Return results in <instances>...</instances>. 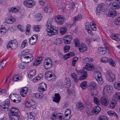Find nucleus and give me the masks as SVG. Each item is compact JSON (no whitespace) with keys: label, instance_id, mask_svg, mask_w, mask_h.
Segmentation results:
<instances>
[{"label":"nucleus","instance_id":"nucleus-34","mask_svg":"<svg viewBox=\"0 0 120 120\" xmlns=\"http://www.w3.org/2000/svg\"><path fill=\"white\" fill-rule=\"evenodd\" d=\"M117 103V102L115 100H112L110 105L109 107L110 109H113L115 107V105Z\"/></svg>","mask_w":120,"mask_h":120},{"label":"nucleus","instance_id":"nucleus-46","mask_svg":"<svg viewBox=\"0 0 120 120\" xmlns=\"http://www.w3.org/2000/svg\"><path fill=\"white\" fill-rule=\"evenodd\" d=\"M108 115L110 116H114L116 117V118H118V116L116 113L112 111H109L108 112Z\"/></svg>","mask_w":120,"mask_h":120},{"label":"nucleus","instance_id":"nucleus-51","mask_svg":"<svg viewBox=\"0 0 120 120\" xmlns=\"http://www.w3.org/2000/svg\"><path fill=\"white\" fill-rule=\"evenodd\" d=\"M27 41L26 40H24L21 45V47L22 48H23L25 47V46L27 45L28 43L27 42Z\"/></svg>","mask_w":120,"mask_h":120},{"label":"nucleus","instance_id":"nucleus-37","mask_svg":"<svg viewBox=\"0 0 120 120\" xmlns=\"http://www.w3.org/2000/svg\"><path fill=\"white\" fill-rule=\"evenodd\" d=\"M113 89L112 87L111 86L109 85H107L105 86L104 87V90H106L108 91H111Z\"/></svg>","mask_w":120,"mask_h":120},{"label":"nucleus","instance_id":"nucleus-41","mask_svg":"<svg viewBox=\"0 0 120 120\" xmlns=\"http://www.w3.org/2000/svg\"><path fill=\"white\" fill-rule=\"evenodd\" d=\"M20 118V116L18 114L11 117L10 118V119L11 120H19Z\"/></svg>","mask_w":120,"mask_h":120},{"label":"nucleus","instance_id":"nucleus-1","mask_svg":"<svg viewBox=\"0 0 120 120\" xmlns=\"http://www.w3.org/2000/svg\"><path fill=\"white\" fill-rule=\"evenodd\" d=\"M52 23L47 22L46 31L48 32V34L50 36L56 35L58 33V29L57 27L52 26Z\"/></svg>","mask_w":120,"mask_h":120},{"label":"nucleus","instance_id":"nucleus-3","mask_svg":"<svg viewBox=\"0 0 120 120\" xmlns=\"http://www.w3.org/2000/svg\"><path fill=\"white\" fill-rule=\"evenodd\" d=\"M107 6L105 4L101 3L98 5L96 9V14L99 15L101 12H104L107 9Z\"/></svg>","mask_w":120,"mask_h":120},{"label":"nucleus","instance_id":"nucleus-45","mask_svg":"<svg viewBox=\"0 0 120 120\" xmlns=\"http://www.w3.org/2000/svg\"><path fill=\"white\" fill-rule=\"evenodd\" d=\"M9 11L10 12L15 13L16 11L19 12V10L15 8H11L9 9Z\"/></svg>","mask_w":120,"mask_h":120},{"label":"nucleus","instance_id":"nucleus-40","mask_svg":"<svg viewBox=\"0 0 120 120\" xmlns=\"http://www.w3.org/2000/svg\"><path fill=\"white\" fill-rule=\"evenodd\" d=\"M44 11L45 12H48L49 13H50L52 11V8L48 6H47L45 8Z\"/></svg>","mask_w":120,"mask_h":120},{"label":"nucleus","instance_id":"nucleus-10","mask_svg":"<svg viewBox=\"0 0 120 120\" xmlns=\"http://www.w3.org/2000/svg\"><path fill=\"white\" fill-rule=\"evenodd\" d=\"M101 61L104 63H108L109 64L113 67H115L116 64L111 59H109L106 57H102L101 60Z\"/></svg>","mask_w":120,"mask_h":120},{"label":"nucleus","instance_id":"nucleus-15","mask_svg":"<svg viewBox=\"0 0 120 120\" xmlns=\"http://www.w3.org/2000/svg\"><path fill=\"white\" fill-rule=\"evenodd\" d=\"M24 4L27 7L29 8H32L35 5L32 0H26L24 2Z\"/></svg>","mask_w":120,"mask_h":120},{"label":"nucleus","instance_id":"nucleus-30","mask_svg":"<svg viewBox=\"0 0 120 120\" xmlns=\"http://www.w3.org/2000/svg\"><path fill=\"white\" fill-rule=\"evenodd\" d=\"M75 55L74 53L73 52H70L65 55L64 56V58L65 60H66L69 58Z\"/></svg>","mask_w":120,"mask_h":120},{"label":"nucleus","instance_id":"nucleus-12","mask_svg":"<svg viewBox=\"0 0 120 120\" xmlns=\"http://www.w3.org/2000/svg\"><path fill=\"white\" fill-rule=\"evenodd\" d=\"M109 7L110 9L114 10L119 8H120V5L116 2H113L110 3Z\"/></svg>","mask_w":120,"mask_h":120},{"label":"nucleus","instance_id":"nucleus-19","mask_svg":"<svg viewBox=\"0 0 120 120\" xmlns=\"http://www.w3.org/2000/svg\"><path fill=\"white\" fill-rule=\"evenodd\" d=\"M112 39L117 41H120V34H112L110 36Z\"/></svg>","mask_w":120,"mask_h":120},{"label":"nucleus","instance_id":"nucleus-62","mask_svg":"<svg viewBox=\"0 0 120 120\" xmlns=\"http://www.w3.org/2000/svg\"><path fill=\"white\" fill-rule=\"evenodd\" d=\"M40 61H39L38 59L35 60L34 61L33 63V64L34 65L36 66L39 65L40 63Z\"/></svg>","mask_w":120,"mask_h":120},{"label":"nucleus","instance_id":"nucleus-32","mask_svg":"<svg viewBox=\"0 0 120 120\" xmlns=\"http://www.w3.org/2000/svg\"><path fill=\"white\" fill-rule=\"evenodd\" d=\"M41 27V26H40L37 25H34L32 28L33 30L35 32H37L40 31V29Z\"/></svg>","mask_w":120,"mask_h":120},{"label":"nucleus","instance_id":"nucleus-39","mask_svg":"<svg viewBox=\"0 0 120 120\" xmlns=\"http://www.w3.org/2000/svg\"><path fill=\"white\" fill-rule=\"evenodd\" d=\"M82 16L81 15H78V16H75L74 17L73 21L75 22L76 21H78L82 18Z\"/></svg>","mask_w":120,"mask_h":120},{"label":"nucleus","instance_id":"nucleus-59","mask_svg":"<svg viewBox=\"0 0 120 120\" xmlns=\"http://www.w3.org/2000/svg\"><path fill=\"white\" fill-rule=\"evenodd\" d=\"M23 120H34L32 118L28 117V116L27 115H25L23 117Z\"/></svg>","mask_w":120,"mask_h":120},{"label":"nucleus","instance_id":"nucleus-20","mask_svg":"<svg viewBox=\"0 0 120 120\" xmlns=\"http://www.w3.org/2000/svg\"><path fill=\"white\" fill-rule=\"evenodd\" d=\"M52 72L51 71H47L46 72L45 77L46 79L49 81L52 79L51 78L52 77Z\"/></svg>","mask_w":120,"mask_h":120},{"label":"nucleus","instance_id":"nucleus-6","mask_svg":"<svg viewBox=\"0 0 120 120\" xmlns=\"http://www.w3.org/2000/svg\"><path fill=\"white\" fill-rule=\"evenodd\" d=\"M9 115L10 118L13 116L18 115L19 110L17 108L12 107L9 110Z\"/></svg>","mask_w":120,"mask_h":120},{"label":"nucleus","instance_id":"nucleus-54","mask_svg":"<svg viewBox=\"0 0 120 120\" xmlns=\"http://www.w3.org/2000/svg\"><path fill=\"white\" fill-rule=\"evenodd\" d=\"M25 115H27L28 116V117L32 118L34 119L35 118V116L34 115V114L31 112H30L27 114H26Z\"/></svg>","mask_w":120,"mask_h":120},{"label":"nucleus","instance_id":"nucleus-23","mask_svg":"<svg viewBox=\"0 0 120 120\" xmlns=\"http://www.w3.org/2000/svg\"><path fill=\"white\" fill-rule=\"evenodd\" d=\"M79 47V51L81 52H84L87 49L86 45L83 43Z\"/></svg>","mask_w":120,"mask_h":120},{"label":"nucleus","instance_id":"nucleus-8","mask_svg":"<svg viewBox=\"0 0 120 120\" xmlns=\"http://www.w3.org/2000/svg\"><path fill=\"white\" fill-rule=\"evenodd\" d=\"M52 116L50 117V118L52 120H55L56 118H58L59 120H64L63 118H62V114L61 113H57L56 112H53L52 114Z\"/></svg>","mask_w":120,"mask_h":120},{"label":"nucleus","instance_id":"nucleus-25","mask_svg":"<svg viewBox=\"0 0 120 120\" xmlns=\"http://www.w3.org/2000/svg\"><path fill=\"white\" fill-rule=\"evenodd\" d=\"M76 108L79 110H82L84 108V107L82 103L80 102H79L76 105Z\"/></svg>","mask_w":120,"mask_h":120},{"label":"nucleus","instance_id":"nucleus-63","mask_svg":"<svg viewBox=\"0 0 120 120\" xmlns=\"http://www.w3.org/2000/svg\"><path fill=\"white\" fill-rule=\"evenodd\" d=\"M24 28V27L22 26H21V25H19L17 26V28L18 29L20 30L21 32H23V31Z\"/></svg>","mask_w":120,"mask_h":120},{"label":"nucleus","instance_id":"nucleus-61","mask_svg":"<svg viewBox=\"0 0 120 120\" xmlns=\"http://www.w3.org/2000/svg\"><path fill=\"white\" fill-rule=\"evenodd\" d=\"M115 96L117 99V100L118 101H119L120 100V94L119 92H117L115 94Z\"/></svg>","mask_w":120,"mask_h":120},{"label":"nucleus","instance_id":"nucleus-5","mask_svg":"<svg viewBox=\"0 0 120 120\" xmlns=\"http://www.w3.org/2000/svg\"><path fill=\"white\" fill-rule=\"evenodd\" d=\"M18 44L17 42L15 40H11L9 42L7 45V48L9 49H15L17 47Z\"/></svg>","mask_w":120,"mask_h":120},{"label":"nucleus","instance_id":"nucleus-57","mask_svg":"<svg viewBox=\"0 0 120 120\" xmlns=\"http://www.w3.org/2000/svg\"><path fill=\"white\" fill-rule=\"evenodd\" d=\"M94 103L97 105H99L100 104V101L98 98L96 97H94Z\"/></svg>","mask_w":120,"mask_h":120},{"label":"nucleus","instance_id":"nucleus-13","mask_svg":"<svg viewBox=\"0 0 120 120\" xmlns=\"http://www.w3.org/2000/svg\"><path fill=\"white\" fill-rule=\"evenodd\" d=\"M95 78L98 83L100 84H102L103 82V79L101 77V73L100 72H97Z\"/></svg>","mask_w":120,"mask_h":120},{"label":"nucleus","instance_id":"nucleus-4","mask_svg":"<svg viewBox=\"0 0 120 120\" xmlns=\"http://www.w3.org/2000/svg\"><path fill=\"white\" fill-rule=\"evenodd\" d=\"M44 64V67L46 69H50L53 66L52 60L49 58H47L45 60Z\"/></svg>","mask_w":120,"mask_h":120},{"label":"nucleus","instance_id":"nucleus-53","mask_svg":"<svg viewBox=\"0 0 120 120\" xmlns=\"http://www.w3.org/2000/svg\"><path fill=\"white\" fill-rule=\"evenodd\" d=\"M62 38H58L56 39L55 40L56 44L57 45L60 44L62 41Z\"/></svg>","mask_w":120,"mask_h":120},{"label":"nucleus","instance_id":"nucleus-29","mask_svg":"<svg viewBox=\"0 0 120 120\" xmlns=\"http://www.w3.org/2000/svg\"><path fill=\"white\" fill-rule=\"evenodd\" d=\"M101 110L100 108L98 106H95L93 108L92 110V112L95 113L96 115Z\"/></svg>","mask_w":120,"mask_h":120},{"label":"nucleus","instance_id":"nucleus-48","mask_svg":"<svg viewBox=\"0 0 120 120\" xmlns=\"http://www.w3.org/2000/svg\"><path fill=\"white\" fill-rule=\"evenodd\" d=\"M74 43L75 45V46L76 47H78L79 46L80 41L78 39H75L74 40Z\"/></svg>","mask_w":120,"mask_h":120},{"label":"nucleus","instance_id":"nucleus-56","mask_svg":"<svg viewBox=\"0 0 120 120\" xmlns=\"http://www.w3.org/2000/svg\"><path fill=\"white\" fill-rule=\"evenodd\" d=\"M64 38L71 41L72 39V37L71 35H67L65 36Z\"/></svg>","mask_w":120,"mask_h":120},{"label":"nucleus","instance_id":"nucleus-9","mask_svg":"<svg viewBox=\"0 0 120 120\" xmlns=\"http://www.w3.org/2000/svg\"><path fill=\"white\" fill-rule=\"evenodd\" d=\"M76 71L79 75H82L79 78V80H82L85 79L87 78V74L86 71L84 70L80 71L77 70H76Z\"/></svg>","mask_w":120,"mask_h":120},{"label":"nucleus","instance_id":"nucleus-36","mask_svg":"<svg viewBox=\"0 0 120 120\" xmlns=\"http://www.w3.org/2000/svg\"><path fill=\"white\" fill-rule=\"evenodd\" d=\"M90 27L91 29L92 30L95 31L96 30V24L94 23L93 22H91L90 23Z\"/></svg>","mask_w":120,"mask_h":120},{"label":"nucleus","instance_id":"nucleus-50","mask_svg":"<svg viewBox=\"0 0 120 120\" xmlns=\"http://www.w3.org/2000/svg\"><path fill=\"white\" fill-rule=\"evenodd\" d=\"M33 103V104H34V102L31 101L30 102H29L28 101H27L26 102L25 104V105L27 107H31V105L32 104V103Z\"/></svg>","mask_w":120,"mask_h":120},{"label":"nucleus","instance_id":"nucleus-11","mask_svg":"<svg viewBox=\"0 0 120 120\" xmlns=\"http://www.w3.org/2000/svg\"><path fill=\"white\" fill-rule=\"evenodd\" d=\"M38 37L37 35H34L30 38L29 39L28 41L29 44L32 45L35 44L38 40Z\"/></svg>","mask_w":120,"mask_h":120},{"label":"nucleus","instance_id":"nucleus-14","mask_svg":"<svg viewBox=\"0 0 120 120\" xmlns=\"http://www.w3.org/2000/svg\"><path fill=\"white\" fill-rule=\"evenodd\" d=\"M64 18L62 15H60L56 18L55 21L58 24L61 25L64 22Z\"/></svg>","mask_w":120,"mask_h":120},{"label":"nucleus","instance_id":"nucleus-33","mask_svg":"<svg viewBox=\"0 0 120 120\" xmlns=\"http://www.w3.org/2000/svg\"><path fill=\"white\" fill-rule=\"evenodd\" d=\"M36 73V71L35 70H33L31 71L28 75V76L29 77L31 78L33 77V76L35 75Z\"/></svg>","mask_w":120,"mask_h":120},{"label":"nucleus","instance_id":"nucleus-47","mask_svg":"<svg viewBox=\"0 0 120 120\" xmlns=\"http://www.w3.org/2000/svg\"><path fill=\"white\" fill-rule=\"evenodd\" d=\"M10 104L9 100L8 99H6L5 101L3 102L2 105L4 106H7L9 107V105Z\"/></svg>","mask_w":120,"mask_h":120},{"label":"nucleus","instance_id":"nucleus-27","mask_svg":"<svg viewBox=\"0 0 120 120\" xmlns=\"http://www.w3.org/2000/svg\"><path fill=\"white\" fill-rule=\"evenodd\" d=\"M55 97L53 98V101L56 103H58L60 101V97L59 93H56L55 94Z\"/></svg>","mask_w":120,"mask_h":120},{"label":"nucleus","instance_id":"nucleus-38","mask_svg":"<svg viewBox=\"0 0 120 120\" xmlns=\"http://www.w3.org/2000/svg\"><path fill=\"white\" fill-rule=\"evenodd\" d=\"M67 30L65 27H61L60 29V33L62 34H64L66 32Z\"/></svg>","mask_w":120,"mask_h":120},{"label":"nucleus","instance_id":"nucleus-22","mask_svg":"<svg viewBox=\"0 0 120 120\" xmlns=\"http://www.w3.org/2000/svg\"><path fill=\"white\" fill-rule=\"evenodd\" d=\"M108 79L109 82L113 81L115 79V75L114 74L111 72L109 73L108 74Z\"/></svg>","mask_w":120,"mask_h":120},{"label":"nucleus","instance_id":"nucleus-31","mask_svg":"<svg viewBox=\"0 0 120 120\" xmlns=\"http://www.w3.org/2000/svg\"><path fill=\"white\" fill-rule=\"evenodd\" d=\"M108 14L109 16L112 18H114L116 15L117 13L116 11L114 10L109 12Z\"/></svg>","mask_w":120,"mask_h":120},{"label":"nucleus","instance_id":"nucleus-55","mask_svg":"<svg viewBox=\"0 0 120 120\" xmlns=\"http://www.w3.org/2000/svg\"><path fill=\"white\" fill-rule=\"evenodd\" d=\"M70 48V47L69 46L66 45L64 47V51L65 52H68Z\"/></svg>","mask_w":120,"mask_h":120},{"label":"nucleus","instance_id":"nucleus-58","mask_svg":"<svg viewBox=\"0 0 120 120\" xmlns=\"http://www.w3.org/2000/svg\"><path fill=\"white\" fill-rule=\"evenodd\" d=\"M85 41L88 44H89L92 40V38H85Z\"/></svg>","mask_w":120,"mask_h":120},{"label":"nucleus","instance_id":"nucleus-60","mask_svg":"<svg viewBox=\"0 0 120 120\" xmlns=\"http://www.w3.org/2000/svg\"><path fill=\"white\" fill-rule=\"evenodd\" d=\"M35 96L37 98H41L43 97L42 94L39 93H36L35 95Z\"/></svg>","mask_w":120,"mask_h":120},{"label":"nucleus","instance_id":"nucleus-28","mask_svg":"<svg viewBox=\"0 0 120 120\" xmlns=\"http://www.w3.org/2000/svg\"><path fill=\"white\" fill-rule=\"evenodd\" d=\"M98 49L99 53L101 55H104L106 52V49L105 47H99Z\"/></svg>","mask_w":120,"mask_h":120},{"label":"nucleus","instance_id":"nucleus-18","mask_svg":"<svg viewBox=\"0 0 120 120\" xmlns=\"http://www.w3.org/2000/svg\"><path fill=\"white\" fill-rule=\"evenodd\" d=\"M71 111L70 109H68L65 110V118L67 120H69L71 117Z\"/></svg>","mask_w":120,"mask_h":120},{"label":"nucleus","instance_id":"nucleus-24","mask_svg":"<svg viewBox=\"0 0 120 120\" xmlns=\"http://www.w3.org/2000/svg\"><path fill=\"white\" fill-rule=\"evenodd\" d=\"M93 64L92 63L88 64L87 63L85 65V69L88 71H90L94 69Z\"/></svg>","mask_w":120,"mask_h":120},{"label":"nucleus","instance_id":"nucleus-52","mask_svg":"<svg viewBox=\"0 0 120 120\" xmlns=\"http://www.w3.org/2000/svg\"><path fill=\"white\" fill-rule=\"evenodd\" d=\"M42 17L41 14L39 13L36 15L35 18L36 19V20H37L39 21L41 20Z\"/></svg>","mask_w":120,"mask_h":120},{"label":"nucleus","instance_id":"nucleus-42","mask_svg":"<svg viewBox=\"0 0 120 120\" xmlns=\"http://www.w3.org/2000/svg\"><path fill=\"white\" fill-rule=\"evenodd\" d=\"M15 20L13 19H12L11 18H10L7 19L5 21V22L8 24H12L14 22H15Z\"/></svg>","mask_w":120,"mask_h":120},{"label":"nucleus","instance_id":"nucleus-26","mask_svg":"<svg viewBox=\"0 0 120 120\" xmlns=\"http://www.w3.org/2000/svg\"><path fill=\"white\" fill-rule=\"evenodd\" d=\"M63 84L66 86H65L66 87H70L71 86L70 79L69 78L65 79L64 80Z\"/></svg>","mask_w":120,"mask_h":120},{"label":"nucleus","instance_id":"nucleus-16","mask_svg":"<svg viewBox=\"0 0 120 120\" xmlns=\"http://www.w3.org/2000/svg\"><path fill=\"white\" fill-rule=\"evenodd\" d=\"M47 88L46 84L45 83H42L39 85L38 87V90L39 92H43L46 90Z\"/></svg>","mask_w":120,"mask_h":120},{"label":"nucleus","instance_id":"nucleus-21","mask_svg":"<svg viewBox=\"0 0 120 120\" xmlns=\"http://www.w3.org/2000/svg\"><path fill=\"white\" fill-rule=\"evenodd\" d=\"M28 91V89L27 87L22 88L20 92V94L23 97H25Z\"/></svg>","mask_w":120,"mask_h":120},{"label":"nucleus","instance_id":"nucleus-64","mask_svg":"<svg viewBox=\"0 0 120 120\" xmlns=\"http://www.w3.org/2000/svg\"><path fill=\"white\" fill-rule=\"evenodd\" d=\"M99 120H108V119L107 117L103 116H100Z\"/></svg>","mask_w":120,"mask_h":120},{"label":"nucleus","instance_id":"nucleus-44","mask_svg":"<svg viewBox=\"0 0 120 120\" xmlns=\"http://www.w3.org/2000/svg\"><path fill=\"white\" fill-rule=\"evenodd\" d=\"M31 27V26L30 25H27L26 28V33L27 34L29 35L30 32V29Z\"/></svg>","mask_w":120,"mask_h":120},{"label":"nucleus","instance_id":"nucleus-35","mask_svg":"<svg viewBox=\"0 0 120 120\" xmlns=\"http://www.w3.org/2000/svg\"><path fill=\"white\" fill-rule=\"evenodd\" d=\"M19 75L18 74H16L14 75L12 79V80L14 81H17L21 79V77L20 79L19 78Z\"/></svg>","mask_w":120,"mask_h":120},{"label":"nucleus","instance_id":"nucleus-17","mask_svg":"<svg viewBox=\"0 0 120 120\" xmlns=\"http://www.w3.org/2000/svg\"><path fill=\"white\" fill-rule=\"evenodd\" d=\"M100 102L102 105L105 106H107L109 103L108 100V99L105 96L101 98Z\"/></svg>","mask_w":120,"mask_h":120},{"label":"nucleus","instance_id":"nucleus-43","mask_svg":"<svg viewBox=\"0 0 120 120\" xmlns=\"http://www.w3.org/2000/svg\"><path fill=\"white\" fill-rule=\"evenodd\" d=\"M87 82H83L80 85V86L83 90L85 89L86 88Z\"/></svg>","mask_w":120,"mask_h":120},{"label":"nucleus","instance_id":"nucleus-7","mask_svg":"<svg viewBox=\"0 0 120 120\" xmlns=\"http://www.w3.org/2000/svg\"><path fill=\"white\" fill-rule=\"evenodd\" d=\"M10 98L14 102L17 103L19 102L21 100V98L19 96L16 94H10Z\"/></svg>","mask_w":120,"mask_h":120},{"label":"nucleus","instance_id":"nucleus-49","mask_svg":"<svg viewBox=\"0 0 120 120\" xmlns=\"http://www.w3.org/2000/svg\"><path fill=\"white\" fill-rule=\"evenodd\" d=\"M114 87L115 89L120 90V82H115L114 84Z\"/></svg>","mask_w":120,"mask_h":120},{"label":"nucleus","instance_id":"nucleus-2","mask_svg":"<svg viewBox=\"0 0 120 120\" xmlns=\"http://www.w3.org/2000/svg\"><path fill=\"white\" fill-rule=\"evenodd\" d=\"M29 53L26 52L24 55L22 56L20 58L21 61L24 63H28L31 61L33 59V57L32 55L27 56Z\"/></svg>","mask_w":120,"mask_h":120}]
</instances>
